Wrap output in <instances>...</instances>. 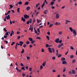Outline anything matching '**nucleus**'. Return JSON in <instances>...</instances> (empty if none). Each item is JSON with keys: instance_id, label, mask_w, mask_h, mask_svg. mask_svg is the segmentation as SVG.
Segmentation results:
<instances>
[{"instance_id": "obj_12", "label": "nucleus", "mask_w": 77, "mask_h": 77, "mask_svg": "<svg viewBox=\"0 0 77 77\" xmlns=\"http://www.w3.org/2000/svg\"><path fill=\"white\" fill-rule=\"evenodd\" d=\"M69 29L70 30V31L72 32V31H73V29H72V28L70 27H69Z\"/></svg>"}, {"instance_id": "obj_49", "label": "nucleus", "mask_w": 77, "mask_h": 77, "mask_svg": "<svg viewBox=\"0 0 77 77\" xmlns=\"http://www.w3.org/2000/svg\"><path fill=\"white\" fill-rule=\"evenodd\" d=\"M42 68H43V66L42 65L40 66V69H42Z\"/></svg>"}, {"instance_id": "obj_50", "label": "nucleus", "mask_w": 77, "mask_h": 77, "mask_svg": "<svg viewBox=\"0 0 77 77\" xmlns=\"http://www.w3.org/2000/svg\"><path fill=\"white\" fill-rule=\"evenodd\" d=\"M4 42H5L6 44H8V41H4Z\"/></svg>"}, {"instance_id": "obj_58", "label": "nucleus", "mask_w": 77, "mask_h": 77, "mask_svg": "<svg viewBox=\"0 0 77 77\" xmlns=\"http://www.w3.org/2000/svg\"><path fill=\"white\" fill-rule=\"evenodd\" d=\"M66 22H67L68 23H70V22H71V21H69V20H66Z\"/></svg>"}, {"instance_id": "obj_11", "label": "nucleus", "mask_w": 77, "mask_h": 77, "mask_svg": "<svg viewBox=\"0 0 77 77\" xmlns=\"http://www.w3.org/2000/svg\"><path fill=\"white\" fill-rule=\"evenodd\" d=\"M11 32H11L10 34L11 36H12L13 34H14V31H12Z\"/></svg>"}, {"instance_id": "obj_7", "label": "nucleus", "mask_w": 77, "mask_h": 77, "mask_svg": "<svg viewBox=\"0 0 77 77\" xmlns=\"http://www.w3.org/2000/svg\"><path fill=\"white\" fill-rule=\"evenodd\" d=\"M72 72L73 74H75V71L74 70H72Z\"/></svg>"}, {"instance_id": "obj_33", "label": "nucleus", "mask_w": 77, "mask_h": 77, "mask_svg": "<svg viewBox=\"0 0 77 77\" xmlns=\"http://www.w3.org/2000/svg\"><path fill=\"white\" fill-rule=\"evenodd\" d=\"M15 42H12V44H11V45H14L15 44Z\"/></svg>"}, {"instance_id": "obj_46", "label": "nucleus", "mask_w": 77, "mask_h": 77, "mask_svg": "<svg viewBox=\"0 0 77 77\" xmlns=\"http://www.w3.org/2000/svg\"><path fill=\"white\" fill-rule=\"evenodd\" d=\"M47 34L48 35H50V33L49 32H48L47 33Z\"/></svg>"}, {"instance_id": "obj_17", "label": "nucleus", "mask_w": 77, "mask_h": 77, "mask_svg": "<svg viewBox=\"0 0 77 77\" xmlns=\"http://www.w3.org/2000/svg\"><path fill=\"white\" fill-rule=\"evenodd\" d=\"M50 4L51 5H52V6H53V4H54V2L53 1L51 2Z\"/></svg>"}, {"instance_id": "obj_6", "label": "nucleus", "mask_w": 77, "mask_h": 77, "mask_svg": "<svg viewBox=\"0 0 77 77\" xmlns=\"http://www.w3.org/2000/svg\"><path fill=\"white\" fill-rule=\"evenodd\" d=\"M73 33L75 35H77V33H76V31L75 30H73Z\"/></svg>"}, {"instance_id": "obj_44", "label": "nucleus", "mask_w": 77, "mask_h": 77, "mask_svg": "<svg viewBox=\"0 0 77 77\" xmlns=\"http://www.w3.org/2000/svg\"><path fill=\"white\" fill-rule=\"evenodd\" d=\"M69 74H72V72L71 71H69Z\"/></svg>"}, {"instance_id": "obj_63", "label": "nucleus", "mask_w": 77, "mask_h": 77, "mask_svg": "<svg viewBox=\"0 0 77 77\" xmlns=\"http://www.w3.org/2000/svg\"><path fill=\"white\" fill-rule=\"evenodd\" d=\"M20 36H19L17 37V39H20Z\"/></svg>"}, {"instance_id": "obj_18", "label": "nucleus", "mask_w": 77, "mask_h": 77, "mask_svg": "<svg viewBox=\"0 0 77 77\" xmlns=\"http://www.w3.org/2000/svg\"><path fill=\"white\" fill-rule=\"evenodd\" d=\"M61 56H62V55H61V54H59L57 56L58 57H59V58Z\"/></svg>"}, {"instance_id": "obj_23", "label": "nucleus", "mask_w": 77, "mask_h": 77, "mask_svg": "<svg viewBox=\"0 0 77 77\" xmlns=\"http://www.w3.org/2000/svg\"><path fill=\"white\" fill-rule=\"evenodd\" d=\"M5 16H6V19H7V20H9V19H10V17H8V16L6 15Z\"/></svg>"}, {"instance_id": "obj_54", "label": "nucleus", "mask_w": 77, "mask_h": 77, "mask_svg": "<svg viewBox=\"0 0 77 77\" xmlns=\"http://www.w3.org/2000/svg\"><path fill=\"white\" fill-rule=\"evenodd\" d=\"M37 31L39 32V33H40V31H39V28L37 29Z\"/></svg>"}, {"instance_id": "obj_28", "label": "nucleus", "mask_w": 77, "mask_h": 77, "mask_svg": "<svg viewBox=\"0 0 77 77\" xmlns=\"http://www.w3.org/2000/svg\"><path fill=\"white\" fill-rule=\"evenodd\" d=\"M74 57V55H71L70 57V58L71 59H72Z\"/></svg>"}, {"instance_id": "obj_13", "label": "nucleus", "mask_w": 77, "mask_h": 77, "mask_svg": "<svg viewBox=\"0 0 77 77\" xmlns=\"http://www.w3.org/2000/svg\"><path fill=\"white\" fill-rule=\"evenodd\" d=\"M45 63H46V62L45 61L43 63H42V65L43 66H44L45 65Z\"/></svg>"}, {"instance_id": "obj_60", "label": "nucleus", "mask_w": 77, "mask_h": 77, "mask_svg": "<svg viewBox=\"0 0 77 77\" xmlns=\"http://www.w3.org/2000/svg\"><path fill=\"white\" fill-rule=\"evenodd\" d=\"M1 48H2V49H3V48H3V46L2 45H1Z\"/></svg>"}, {"instance_id": "obj_51", "label": "nucleus", "mask_w": 77, "mask_h": 77, "mask_svg": "<svg viewBox=\"0 0 77 77\" xmlns=\"http://www.w3.org/2000/svg\"><path fill=\"white\" fill-rule=\"evenodd\" d=\"M55 59H56V57H52V59H53V60H55Z\"/></svg>"}, {"instance_id": "obj_61", "label": "nucleus", "mask_w": 77, "mask_h": 77, "mask_svg": "<svg viewBox=\"0 0 77 77\" xmlns=\"http://www.w3.org/2000/svg\"><path fill=\"white\" fill-rule=\"evenodd\" d=\"M32 45H29V47L30 48H32Z\"/></svg>"}, {"instance_id": "obj_27", "label": "nucleus", "mask_w": 77, "mask_h": 77, "mask_svg": "<svg viewBox=\"0 0 77 77\" xmlns=\"http://www.w3.org/2000/svg\"><path fill=\"white\" fill-rule=\"evenodd\" d=\"M5 35H9V32H6V33L5 34Z\"/></svg>"}, {"instance_id": "obj_32", "label": "nucleus", "mask_w": 77, "mask_h": 77, "mask_svg": "<svg viewBox=\"0 0 77 77\" xmlns=\"http://www.w3.org/2000/svg\"><path fill=\"white\" fill-rule=\"evenodd\" d=\"M23 48H26V44L24 45H23Z\"/></svg>"}, {"instance_id": "obj_36", "label": "nucleus", "mask_w": 77, "mask_h": 77, "mask_svg": "<svg viewBox=\"0 0 77 77\" xmlns=\"http://www.w3.org/2000/svg\"><path fill=\"white\" fill-rule=\"evenodd\" d=\"M31 43L32 44H34L35 43V40H32L31 41Z\"/></svg>"}, {"instance_id": "obj_38", "label": "nucleus", "mask_w": 77, "mask_h": 77, "mask_svg": "<svg viewBox=\"0 0 77 77\" xmlns=\"http://www.w3.org/2000/svg\"><path fill=\"white\" fill-rule=\"evenodd\" d=\"M46 47H49V45H48V44H46Z\"/></svg>"}, {"instance_id": "obj_19", "label": "nucleus", "mask_w": 77, "mask_h": 77, "mask_svg": "<svg viewBox=\"0 0 77 77\" xmlns=\"http://www.w3.org/2000/svg\"><path fill=\"white\" fill-rule=\"evenodd\" d=\"M17 12L18 13H20V8H18L17 9Z\"/></svg>"}, {"instance_id": "obj_41", "label": "nucleus", "mask_w": 77, "mask_h": 77, "mask_svg": "<svg viewBox=\"0 0 77 77\" xmlns=\"http://www.w3.org/2000/svg\"><path fill=\"white\" fill-rule=\"evenodd\" d=\"M45 2L46 4H47V5L48 4V2H47V0H45Z\"/></svg>"}, {"instance_id": "obj_1", "label": "nucleus", "mask_w": 77, "mask_h": 77, "mask_svg": "<svg viewBox=\"0 0 77 77\" xmlns=\"http://www.w3.org/2000/svg\"><path fill=\"white\" fill-rule=\"evenodd\" d=\"M24 17L26 19H27V18H29V16L27 15L26 14H25L24 16Z\"/></svg>"}, {"instance_id": "obj_25", "label": "nucleus", "mask_w": 77, "mask_h": 77, "mask_svg": "<svg viewBox=\"0 0 77 77\" xmlns=\"http://www.w3.org/2000/svg\"><path fill=\"white\" fill-rule=\"evenodd\" d=\"M52 50L53 51V53H54V51H55V50H54V48H52Z\"/></svg>"}, {"instance_id": "obj_2", "label": "nucleus", "mask_w": 77, "mask_h": 77, "mask_svg": "<svg viewBox=\"0 0 77 77\" xmlns=\"http://www.w3.org/2000/svg\"><path fill=\"white\" fill-rule=\"evenodd\" d=\"M48 50L49 52V53H52L53 52V51H51V48H48Z\"/></svg>"}, {"instance_id": "obj_5", "label": "nucleus", "mask_w": 77, "mask_h": 77, "mask_svg": "<svg viewBox=\"0 0 77 77\" xmlns=\"http://www.w3.org/2000/svg\"><path fill=\"white\" fill-rule=\"evenodd\" d=\"M59 38H57L55 40V42H57V43H58L59 42Z\"/></svg>"}, {"instance_id": "obj_37", "label": "nucleus", "mask_w": 77, "mask_h": 77, "mask_svg": "<svg viewBox=\"0 0 77 77\" xmlns=\"http://www.w3.org/2000/svg\"><path fill=\"white\" fill-rule=\"evenodd\" d=\"M36 39H41V38L39 37H37V38H36Z\"/></svg>"}, {"instance_id": "obj_22", "label": "nucleus", "mask_w": 77, "mask_h": 77, "mask_svg": "<svg viewBox=\"0 0 77 77\" xmlns=\"http://www.w3.org/2000/svg\"><path fill=\"white\" fill-rule=\"evenodd\" d=\"M26 43L28 45V44H30V42H29V41H27L26 42Z\"/></svg>"}, {"instance_id": "obj_43", "label": "nucleus", "mask_w": 77, "mask_h": 77, "mask_svg": "<svg viewBox=\"0 0 77 77\" xmlns=\"http://www.w3.org/2000/svg\"><path fill=\"white\" fill-rule=\"evenodd\" d=\"M39 3H38L36 5V7L37 8V7H38V6H39Z\"/></svg>"}, {"instance_id": "obj_59", "label": "nucleus", "mask_w": 77, "mask_h": 77, "mask_svg": "<svg viewBox=\"0 0 77 77\" xmlns=\"http://www.w3.org/2000/svg\"><path fill=\"white\" fill-rule=\"evenodd\" d=\"M27 59H28V60H29V59H30V57H27Z\"/></svg>"}, {"instance_id": "obj_24", "label": "nucleus", "mask_w": 77, "mask_h": 77, "mask_svg": "<svg viewBox=\"0 0 77 77\" xmlns=\"http://www.w3.org/2000/svg\"><path fill=\"white\" fill-rule=\"evenodd\" d=\"M34 32L35 33H38V31L36 30L35 28H34Z\"/></svg>"}, {"instance_id": "obj_3", "label": "nucleus", "mask_w": 77, "mask_h": 77, "mask_svg": "<svg viewBox=\"0 0 77 77\" xmlns=\"http://www.w3.org/2000/svg\"><path fill=\"white\" fill-rule=\"evenodd\" d=\"M63 46V43H62L60 45H58V48H60V47H61L62 46Z\"/></svg>"}, {"instance_id": "obj_31", "label": "nucleus", "mask_w": 77, "mask_h": 77, "mask_svg": "<svg viewBox=\"0 0 77 77\" xmlns=\"http://www.w3.org/2000/svg\"><path fill=\"white\" fill-rule=\"evenodd\" d=\"M44 6H45V5H44V4H42L41 7V8H42V9H43V8L44 7Z\"/></svg>"}, {"instance_id": "obj_29", "label": "nucleus", "mask_w": 77, "mask_h": 77, "mask_svg": "<svg viewBox=\"0 0 77 77\" xmlns=\"http://www.w3.org/2000/svg\"><path fill=\"white\" fill-rule=\"evenodd\" d=\"M24 52V50L23 49L22 51L21 52V53H23Z\"/></svg>"}, {"instance_id": "obj_21", "label": "nucleus", "mask_w": 77, "mask_h": 77, "mask_svg": "<svg viewBox=\"0 0 77 77\" xmlns=\"http://www.w3.org/2000/svg\"><path fill=\"white\" fill-rule=\"evenodd\" d=\"M46 38H47V39H48V40H50L49 37L47 35Z\"/></svg>"}, {"instance_id": "obj_48", "label": "nucleus", "mask_w": 77, "mask_h": 77, "mask_svg": "<svg viewBox=\"0 0 77 77\" xmlns=\"http://www.w3.org/2000/svg\"><path fill=\"white\" fill-rule=\"evenodd\" d=\"M17 71L18 72H21V69L18 70Z\"/></svg>"}, {"instance_id": "obj_52", "label": "nucleus", "mask_w": 77, "mask_h": 77, "mask_svg": "<svg viewBox=\"0 0 77 77\" xmlns=\"http://www.w3.org/2000/svg\"><path fill=\"white\" fill-rule=\"evenodd\" d=\"M59 34L60 35H62V32H59Z\"/></svg>"}, {"instance_id": "obj_47", "label": "nucleus", "mask_w": 77, "mask_h": 77, "mask_svg": "<svg viewBox=\"0 0 77 77\" xmlns=\"http://www.w3.org/2000/svg\"><path fill=\"white\" fill-rule=\"evenodd\" d=\"M22 75L23 77H25V76H26V74H25L24 73H23L22 74Z\"/></svg>"}, {"instance_id": "obj_62", "label": "nucleus", "mask_w": 77, "mask_h": 77, "mask_svg": "<svg viewBox=\"0 0 77 77\" xmlns=\"http://www.w3.org/2000/svg\"><path fill=\"white\" fill-rule=\"evenodd\" d=\"M32 68H29V71H32Z\"/></svg>"}, {"instance_id": "obj_35", "label": "nucleus", "mask_w": 77, "mask_h": 77, "mask_svg": "<svg viewBox=\"0 0 77 77\" xmlns=\"http://www.w3.org/2000/svg\"><path fill=\"white\" fill-rule=\"evenodd\" d=\"M37 23H39V22H40V20H39V19H37Z\"/></svg>"}, {"instance_id": "obj_30", "label": "nucleus", "mask_w": 77, "mask_h": 77, "mask_svg": "<svg viewBox=\"0 0 77 77\" xmlns=\"http://www.w3.org/2000/svg\"><path fill=\"white\" fill-rule=\"evenodd\" d=\"M65 71H66V68H64L63 69V72H65Z\"/></svg>"}, {"instance_id": "obj_20", "label": "nucleus", "mask_w": 77, "mask_h": 77, "mask_svg": "<svg viewBox=\"0 0 77 77\" xmlns=\"http://www.w3.org/2000/svg\"><path fill=\"white\" fill-rule=\"evenodd\" d=\"M24 68H25V67H22L21 68V69L22 70H25V69H24Z\"/></svg>"}, {"instance_id": "obj_57", "label": "nucleus", "mask_w": 77, "mask_h": 77, "mask_svg": "<svg viewBox=\"0 0 77 77\" xmlns=\"http://www.w3.org/2000/svg\"><path fill=\"white\" fill-rule=\"evenodd\" d=\"M20 44H23V42H22V41H20Z\"/></svg>"}, {"instance_id": "obj_34", "label": "nucleus", "mask_w": 77, "mask_h": 77, "mask_svg": "<svg viewBox=\"0 0 77 77\" xmlns=\"http://www.w3.org/2000/svg\"><path fill=\"white\" fill-rule=\"evenodd\" d=\"M8 37V36L7 35H5L4 36V38H7Z\"/></svg>"}, {"instance_id": "obj_56", "label": "nucleus", "mask_w": 77, "mask_h": 77, "mask_svg": "<svg viewBox=\"0 0 77 77\" xmlns=\"http://www.w3.org/2000/svg\"><path fill=\"white\" fill-rule=\"evenodd\" d=\"M42 52H44V49H42Z\"/></svg>"}, {"instance_id": "obj_4", "label": "nucleus", "mask_w": 77, "mask_h": 77, "mask_svg": "<svg viewBox=\"0 0 77 77\" xmlns=\"http://www.w3.org/2000/svg\"><path fill=\"white\" fill-rule=\"evenodd\" d=\"M56 17L57 19H58L59 18V15L58 14V13H57L56 14Z\"/></svg>"}, {"instance_id": "obj_40", "label": "nucleus", "mask_w": 77, "mask_h": 77, "mask_svg": "<svg viewBox=\"0 0 77 77\" xmlns=\"http://www.w3.org/2000/svg\"><path fill=\"white\" fill-rule=\"evenodd\" d=\"M19 5H22V2L20 1V2H19Z\"/></svg>"}, {"instance_id": "obj_16", "label": "nucleus", "mask_w": 77, "mask_h": 77, "mask_svg": "<svg viewBox=\"0 0 77 77\" xmlns=\"http://www.w3.org/2000/svg\"><path fill=\"white\" fill-rule=\"evenodd\" d=\"M25 5H29V2H26L24 4Z\"/></svg>"}, {"instance_id": "obj_8", "label": "nucleus", "mask_w": 77, "mask_h": 77, "mask_svg": "<svg viewBox=\"0 0 77 77\" xmlns=\"http://www.w3.org/2000/svg\"><path fill=\"white\" fill-rule=\"evenodd\" d=\"M61 61H64V60H65V58L62 57L61 58Z\"/></svg>"}, {"instance_id": "obj_14", "label": "nucleus", "mask_w": 77, "mask_h": 77, "mask_svg": "<svg viewBox=\"0 0 77 77\" xmlns=\"http://www.w3.org/2000/svg\"><path fill=\"white\" fill-rule=\"evenodd\" d=\"M59 24H60V23H58V22H56L55 24V25L56 26L59 25Z\"/></svg>"}, {"instance_id": "obj_15", "label": "nucleus", "mask_w": 77, "mask_h": 77, "mask_svg": "<svg viewBox=\"0 0 77 77\" xmlns=\"http://www.w3.org/2000/svg\"><path fill=\"white\" fill-rule=\"evenodd\" d=\"M28 39L30 41H32L33 40V39L32 38H29Z\"/></svg>"}, {"instance_id": "obj_10", "label": "nucleus", "mask_w": 77, "mask_h": 77, "mask_svg": "<svg viewBox=\"0 0 77 77\" xmlns=\"http://www.w3.org/2000/svg\"><path fill=\"white\" fill-rule=\"evenodd\" d=\"M30 9V7H27L26 8V9L27 11H29V10Z\"/></svg>"}, {"instance_id": "obj_45", "label": "nucleus", "mask_w": 77, "mask_h": 77, "mask_svg": "<svg viewBox=\"0 0 77 77\" xmlns=\"http://www.w3.org/2000/svg\"><path fill=\"white\" fill-rule=\"evenodd\" d=\"M9 6L10 8H13V5H10Z\"/></svg>"}, {"instance_id": "obj_53", "label": "nucleus", "mask_w": 77, "mask_h": 77, "mask_svg": "<svg viewBox=\"0 0 77 77\" xmlns=\"http://www.w3.org/2000/svg\"><path fill=\"white\" fill-rule=\"evenodd\" d=\"M30 22L29 21H28L27 22H26V24H29Z\"/></svg>"}, {"instance_id": "obj_42", "label": "nucleus", "mask_w": 77, "mask_h": 77, "mask_svg": "<svg viewBox=\"0 0 77 77\" xmlns=\"http://www.w3.org/2000/svg\"><path fill=\"white\" fill-rule=\"evenodd\" d=\"M53 24H52L51 25L50 24L49 26V27H51L52 26H53Z\"/></svg>"}, {"instance_id": "obj_26", "label": "nucleus", "mask_w": 77, "mask_h": 77, "mask_svg": "<svg viewBox=\"0 0 77 77\" xmlns=\"http://www.w3.org/2000/svg\"><path fill=\"white\" fill-rule=\"evenodd\" d=\"M75 59H74L72 60V63H75Z\"/></svg>"}, {"instance_id": "obj_39", "label": "nucleus", "mask_w": 77, "mask_h": 77, "mask_svg": "<svg viewBox=\"0 0 77 77\" xmlns=\"http://www.w3.org/2000/svg\"><path fill=\"white\" fill-rule=\"evenodd\" d=\"M63 64H65V63H66V61H63L62 62Z\"/></svg>"}, {"instance_id": "obj_55", "label": "nucleus", "mask_w": 77, "mask_h": 77, "mask_svg": "<svg viewBox=\"0 0 77 77\" xmlns=\"http://www.w3.org/2000/svg\"><path fill=\"white\" fill-rule=\"evenodd\" d=\"M51 8H52V9H54L55 8V7H54V6H52Z\"/></svg>"}, {"instance_id": "obj_64", "label": "nucleus", "mask_w": 77, "mask_h": 77, "mask_svg": "<svg viewBox=\"0 0 77 77\" xmlns=\"http://www.w3.org/2000/svg\"><path fill=\"white\" fill-rule=\"evenodd\" d=\"M65 8V6H63V7H62L61 8H62V9H64V8Z\"/></svg>"}, {"instance_id": "obj_9", "label": "nucleus", "mask_w": 77, "mask_h": 77, "mask_svg": "<svg viewBox=\"0 0 77 77\" xmlns=\"http://www.w3.org/2000/svg\"><path fill=\"white\" fill-rule=\"evenodd\" d=\"M22 21H23V22H25V21H26V20L24 18H23V17H22L21 18Z\"/></svg>"}]
</instances>
